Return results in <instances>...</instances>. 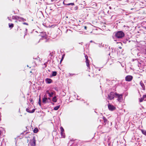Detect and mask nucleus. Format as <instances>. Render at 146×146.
<instances>
[{"label": "nucleus", "instance_id": "obj_25", "mask_svg": "<svg viewBox=\"0 0 146 146\" xmlns=\"http://www.w3.org/2000/svg\"><path fill=\"white\" fill-rule=\"evenodd\" d=\"M26 111L27 112H29V113H30V112H31V111H30V110H29V109L28 108H27L26 109Z\"/></svg>", "mask_w": 146, "mask_h": 146}, {"label": "nucleus", "instance_id": "obj_16", "mask_svg": "<svg viewBox=\"0 0 146 146\" xmlns=\"http://www.w3.org/2000/svg\"><path fill=\"white\" fill-rule=\"evenodd\" d=\"M38 131V130L37 128H35L33 130V132L35 133H37Z\"/></svg>", "mask_w": 146, "mask_h": 146}, {"label": "nucleus", "instance_id": "obj_4", "mask_svg": "<svg viewBox=\"0 0 146 146\" xmlns=\"http://www.w3.org/2000/svg\"><path fill=\"white\" fill-rule=\"evenodd\" d=\"M139 102L141 103L143 101H146V94L144 95L142 97L140 98H139Z\"/></svg>", "mask_w": 146, "mask_h": 146}, {"label": "nucleus", "instance_id": "obj_14", "mask_svg": "<svg viewBox=\"0 0 146 146\" xmlns=\"http://www.w3.org/2000/svg\"><path fill=\"white\" fill-rule=\"evenodd\" d=\"M60 134L62 138H64L65 137V133H64V132H61Z\"/></svg>", "mask_w": 146, "mask_h": 146}, {"label": "nucleus", "instance_id": "obj_28", "mask_svg": "<svg viewBox=\"0 0 146 146\" xmlns=\"http://www.w3.org/2000/svg\"><path fill=\"white\" fill-rule=\"evenodd\" d=\"M85 57L86 60L88 59V56L87 55H85Z\"/></svg>", "mask_w": 146, "mask_h": 146}, {"label": "nucleus", "instance_id": "obj_22", "mask_svg": "<svg viewBox=\"0 0 146 146\" xmlns=\"http://www.w3.org/2000/svg\"><path fill=\"white\" fill-rule=\"evenodd\" d=\"M60 129L61 131V132H64V130L63 128L62 127H61L60 128Z\"/></svg>", "mask_w": 146, "mask_h": 146}, {"label": "nucleus", "instance_id": "obj_10", "mask_svg": "<svg viewBox=\"0 0 146 146\" xmlns=\"http://www.w3.org/2000/svg\"><path fill=\"white\" fill-rule=\"evenodd\" d=\"M86 63L87 66L88 67L90 68V61L88 59L86 60Z\"/></svg>", "mask_w": 146, "mask_h": 146}, {"label": "nucleus", "instance_id": "obj_29", "mask_svg": "<svg viewBox=\"0 0 146 146\" xmlns=\"http://www.w3.org/2000/svg\"><path fill=\"white\" fill-rule=\"evenodd\" d=\"M144 54H146V48L145 49V51H144Z\"/></svg>", "mask_w": 146, "mask_h": 146}, {"label": "nucleus", "instance_id": "obj_21", "mask_svg": "<svg viewBox=\"0 0 146 146\" xmlns=\"http://www.w3.org/2000/svg\"><path fill=\"white\" fill-rule=\"evenodd\" d=\"M75 75V74H72V73H69L68 74V77H70V76H72L73 75Z\"/></svg>", "mask_w": 146, "mask_h": 146}, {"label": "nucleus", "instance_id": "obj_32", "mask_svg": "<svg viewBox=\"0 0 146 146\" xmlns=\"http://www.w3.org/2000/svg\"><path fill=\"white\" fill-rule=\"evenodd\" d=\"M29 100H30V102H33V99H30Z\"/></svg>", "mask_w": 146, "mask_h": 146}, {"label": "nucleus", "instance_id": "obj_39", "mask_svg": "<svg viewBox=\"0 0 146 146\" xmlns=\"http://www.w3.org/2000/svg\"><path fill=\"white\" fill-rule=\"evenodd\" d=\"M119 43L121 45H122V43L121 42H119Z\"/></svg>", "mask_w": 146, "mask_h": 146}, {"label": "nucleus", "instance_id": "obj_11", "mask_svg": "<svg viewBox=\"0 0 146 146\" xmlns=\"http://www.w3.org/2000/svg\"><path fill=\"white\" fill-rule=\"evenodd\" d=\"M140 84L142 88L144 90H145V86L144 84L142 82V81H141Z\"/></svg>", "mask_w": 146, "mask_h": 146}, {"label": "nucleus", "instance_id": "obj_9", "mask_svg": "<svg viewBox=\"0 0 146 146\" xmlns=\"http://www.w3.org/2000/svg\"><path fill=\"white\" fill-rule=\"evenodd\" d=\"M48 98L47 97L43 98L42 99V101L43 103L46 104L47 102Z\"/></svg>", "mask_w": 146, "mask_h": 146}, {"label": "nucleus", "instance_id": "obj_2", "mask_svg": "<svg viewBox=\"0 0 146 146\" xmlns=\"http://www.w3.org/2000/svg\"><path fill=\"white\" fill-rule=\"evenodd\" d=\"M115 97L117 98V100L119 102H121L123 100L122 95L121 94H119L117 93H115Z\"/></svg>", "mask_w": 146, "mask_h": 146}, {"label": "nucleus", "instance_id": "obj_34", "mask_svg": "<svg viewBox=\"0 0 146 146\" xmlns=\"http://www.w3.org/2000/svg\"><path fill=\"white\" fill-rule=\"evenodd\" d=\"M45 97H47V96L46 94L44 95V98H45Z\"/></svg>", "mask_w": 146, "mask_h": 146}, {"label": "nucleus", "instance_id": "obj_26", "mask_svg": "<svg viewBox=\"0 0 146 146\" xmlns=\"http://www.w3.org/2000/svg\"><path fill=\"white\" fill-rule=\"evenodd\" d=\"M35 109H33L32 110V111H31L30 113H33L35 111Z\"/></svg>", "mask_w": 146, "mask_h": 146}, {"label": "nucleus", "instance_id": "obj_20", "mask_svg": "<svg viewBox=\"0 0 146 146\" xmlns=\"http://www.w3.org/2000/svg\"><path fill=\"white\" fill-rule=\"evenodd\" d=\"M141 131L143 134L146 136V131L141 130Z\"/></svg>", "mask_w": 146, "mask_h": 146}, {"label": "nucleus", "instance_id": "obj_36", "mask_svg": "<svg viewBox=\"0 0 146 146\" xmlns=\"http://www.w3.org/2000/svg\"><path fill=\"white\" fill-rule=\"evenodd\" d=\"M63 56H64V55H63V56H62V59H61V60H63V58H64V57H63Z\"/></svg>", "mask_w": 146, "mask_h": 146}, {"label": "nucleus", "instance_id": "obj_19", "mask_svg": "<svg viewBox=\"0 0 146 146\" xmlns=\"http://www.w3.org/2000/svg\"><path fill=\"white\" fill-rule=\"evenodd\" d=\"M103 118L104 123H106L108 121L107 119L104 117H103Z\"/></svg>", "mask_w": 146, "mask_h": 146}, {"label": "nucleus", "instance_id": "obj_5", "mask_svg": "<svg viewBox=\"0 0 146 146\" xmlns=\"http://www.w3.org/2000/svg\"><path fill=\"white\" fill-rule=\"evenodd\" d=\"M36 140L35 138L33 137L30 142V144L31 146H35L36 145Z\"/></svg>", "mask_w": 146, "mask_h": 146}, {"label": "nucleus", "instance_id": "obj_23", "mask_svg": "<svg viewBox=\"0 0 146 146\" xmlns=\"http://www.w3.org/2000/svg\"><path fill=\"white\" fill-rule=\"evenodd\" d=\"M53 92H51L49 94V96L50 97H52V96L53 95Z\"/></svg>", "mask_w": 146, "mask_h": 146}, {"label": "nucleus", "instance_id": "obj_1", "mask_svg": "<svg viewBox=\"0 0 146 146\" xmlns=\"http://www.w3.org/2000/svg\"><path fill=\"white\" fill-rule=\"evenodd\" d=\"M125 34L122 31H118L116 32L115 35V36L118 38H122L124 36Z\"/></svg>", "mask_w": 146, "mask_h": 146}, {"label": "nucleus", "instance_id": "obj_35", "mask_svg": "<svg viewBox=\"0 0 146 146\" xmlns=\"http://www.w3.org/2000/svg\"><path fill=\"white\" fill-rule=\"evenodd\" d=\"M118 48H119V49H121V48H122V47H121V46H119V47H118Z\"/></svg>", "mask_w": 146, "mask_h": 146}, {"label": "nucleus", "instance_id": "obj_3", "mask_svg": "<svg viewBox=\"0 0 146 146\" xmlns=\"http://www.w3.org/2000/svg\"><path fill=\"white\" fill-rule=\"evenodd\" d=\"M115 96V93L113 92H111L108 95V98L110 100H111L113 99Z\"/></svg>", "mask_w": 146, "mask_h": 146}, {"label": "nucleus", "instance_id": "obj_38", "mask_svg": "<svg viewBox=\"0 0 146 146\" xmlns=\"http://www.w3.org/2000/svg\"><path fill=\"white\" fill-rule=\"evenodd\" d=\"M62 60H61L60 61V63H61V62H62Z\"/></svg>", "mask_w": 146, "mask_h": 146}, {"label": "nucleus", "instance_id": "obj_6", "mask_svg": "<svg viewBox=\"0 0 146 146\" xmlns=\"http://www.w3.org/2000/svg\"><path fill=\"white\" fill-rule=\"evenodd\" d=\"M108 107L109 110L111 111H113L116 109V108L115 106L110 104H108Z\"/></svg>", "mask_w": 146, "mask_h": 146}, {"label": "nucleus", "instance_id": "obj_37", "mask_svg": "<svg viewBox=\"0 0 146 146\" xmlns=\"http://www.w3.org/2000/svg\"><path fill=\"white\" fill-rule=\"evenodd\" d=\"M55 26V25H51L50 27H52L53 26Z\"/></svg>", "mask_w": 146, "mask_h": 146}, {"label": "nucleus", "instance_id": "obj_31", "mask_svg": "<svg viewBox=\"0 0 146 146\" xmlns=\"http://www.w3.org/2000/svg\"><path fill=\"white\" fill-rule=\"evenodd\" d=\"M23 24H24V25H28V24L26 23H23Z\"/></svg>", "mask_w": 146, "mask_h": 146}, {"label": "nucleus", "instance_id": "obj_17", "mask_svg": "<svg viewBox=\"0 0 146 146\" xmlns=\"http://www.w3.org/2000/svg\"><path fill=\"white\" fill-rule=\"evenodd\" d=\"M38 103L39 105L40 106H41V99H40V95L39 96V101Z\"/></svg>", "mask_w": 146, "mask_h": 146}, {"label": "nucleus", "instance_id": "obj_41", "mask_svg": "<svg viewBox=\"0 0 146 146\" xmlns=\"http://www.w3.org/2000/svg\"><path fill=\"white\" fill-rule=\"evenodd\" d=\"M30 72L31 73H32V72L31 71H30Z\"/></svg>", "mask_w": 146, "mask_h": 146}, {"label": "nucleus", "instance_id": "obj_40", "mask_svg": "<svg viewBox=\"0 0 146 146\" xmlns=\"http://www.w3.org/2000/svg\"><path fill=\"white\" fill-rule=\"evenodd\" d=\"M48 98V99L50 100V98Z\"/></svg>", "mask_w": 146, "mask_h": 146}, {"label": "nucleus", "instance_id": "obj_30", "mask_svg": "<svg viewBox=\"0 0 146 146\" xmlns=\"http://www.w3.org/2000/svg\"><path fill=\"white\" fill-rule=\"evenodd\" d=\"M46 93L48 94L49 95L50 94V92H49V91L48 90H47L46 91Z\"/></svg>", "mask_w": 146, "mask_h": 146}, {"label": "nucleus", "instance_id": "obj_15", "mask_svg": "<svg viewBox=\"0 0 146 146\" xmlns=\"http://www.w3.org/2000/svg\"><path fill=\"white\" fill-rule=\"evenodd\" d=\"M60 105L58 106H57L54 107V109L55 110H58V109L60 108Z\"/></svg>", "mask_w": 146, "mask_h": 146}, {"label": "nucleus", "instance_id": "obj_24", "mask_svg": "<svg viewBox=\"0 0 146 146\" xmlns=\"http://www.w3.org/2000/svg\"><path fill=\"white\" fill-rule=\"evenodd\" d=\"M74 3H68V4H67V5H72L73 6L74 5Z\"/></svg>", "mask_w": 146, "mask_h": 146}, {"label": "nucleus", "instance_id": "obj_27", "mask_svg": "<svg viewBox=\"0 0 146 146\" xmlns=\"http://www.w3.org/2000/svg\"><path fill=\"white\" fill-rule=\"evenodd\" d=\"M19 18V17L18 16H16L15 17V18L16 19H18Z\"/></svg>", "mask_w": 146, "mask_h": 146}, {"label": "nucleus", "instance_id": "obj_7", "mask_svg": "<svg viewBox=\"0 0 146 146\" xmlns=\"http://www.w3.org/2000/svg\"><path fill=\"white\" fill-rule=\"evenodd\" d=\"M133 78V77L131 75L127 76L125 77V80L129 82L132 80Z\"/></svg>", "mask_w": 146, "mask_h": 146}, {"label": "nucleus", "instance_id": "obj_12", "mask_svg": "<svg viewBox=\"0 0 146 146\" xmlns=\"http://www.w3.org/2000/svg\"><path fill=\"white\" fill-rule=\"evenodd\" d=\"M52 101L53 102H56L57 101V99H56V96H54L52 98Z\"/></svg>", "mask_w": 146, "mask_h": 146}, {"label": "nucleus", "instance_id": "obj_33", "mask_svg": "<svg viewBox=\"0 0 146 146\" xmlns=\"http://www.w3.org/2000/svg\"><path fill=\"white\" fill-rule=\"evenodd\" d=\"M87 28V27H86V26H84V29H85L86 30V29Z\"/></svg>", "mask_w": 146, "mask_h": 146}, {"label": "nucleus", "instance_id": "obj_8", "mask_svg": "<svg viewBox=\"0 0 146 146\" xmlns=\"http://www.w3.org/2000/svg\"><path fill=\"white\" fill-rule=\"evenodd\" d=\"M45 81L47 84H50L52 82V80L51 79L48 78L45 79Z\"/></svg>", "mask_w": 146, "mask_h": 146}, {"label": "nucleus", "instance_id": "obj_13", "mask_svg": "<svg viewBox=\"0 0 146 146\" xmlns=\"http://www.w3.org/2000/svg\"><path fill=\"white\" fill-rule=\"evenodd\" d=\"M57 72L56 71H53L52 72V76H55L57 75Z\"/></svg>", "mask_w": 146, "mask_h": 146}, {"label": "nucleus", "instance_id": "obj_18", "mask_svg": "<svg viewBox=\"0 0 146 146\" xmlns=\"http://www.w3.org/2000/svg\"><path fill=\"white\" fill-rule=\"evenodd\" d=\"M9 27L10 28H12L14 27V25L12 23H9Z\"/></svg>", "mask_w": 146, "mask_h": 146}]
</instances>
